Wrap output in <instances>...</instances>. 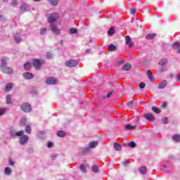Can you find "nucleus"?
<instances>
[{
	"label": "nucleus",
	"mask_w": 180,
	"mask_h": 180,
	"mask_svg": "<svg viewBox=\"0 0 180 180\" xmlns=\"http://www.w3.org/2000/svg\"><path fill=\"white\" fill-rule=\"evenodd\" d=\"M32 64L35 70H40V68H41V65L44 64V60L34 58L33 59Z\"/></svg>",
	"instance_id": "1"
},
{
	"label": "nucleus",
	"mask_w": 180,
	"mask_h": 180,
	"mask_svg": "<svg viewBox=\"0 0 180 180\" xmlns=\"http://www.w3.org/2000/svg\"><path fill=\"white\" fill-rule=\"evenodd\" d=\"M20 109L22 112L27 113L32 112V105L29 103H24L20 105Z\"/></svg>",
	"instance_id": "2"
},
{
	"label": "nucleus",
	"mask_w": 180,
	"mask_h": 180,
	"mask_svg": "<svg viewBox=\"0 0 180 180\" xmlns=\"http://www.w3.org/2000/svg\"><path fill=\"white\" fill-rule=\"evenodd\" d=\"M46 84H47V85H54L58 84V79L56 77H51L46 79Z\"/></svg>",
	"instance_id": "3"
},
{
	"label": "nucleus",
	"mask_w": 180,
	"mask_h": 180,
	"mask_svg": "<svg viewBox=\"0 0 180 180\" xmlns=\"http://www.w3.org/2000/svg\"><path fill=\"white\" fill-rule=\"evenodd\" d=\"M57 20H58V14L57 13L51 14L50 16L48 18V22L49 23H53V22H57Z\"/></svg>",
	"instance_id": "4"
},
{
	"label": "nucleus",
	"mask_w": 180,
	"mask_h": 180,
	"mask_svg": "<svg viewBox=\"0 0 180 180\" xmlns=\"http://www.w3.org/2000/svg\"><path fill=\"white\" fill-rule=\"evenodd\" d=\"M66 67L72 68V67H77L78 65V62L75 60H70L65 63Z\"/></svg>",
	"instance_id": "5"
},
{
	"label": "nucleus",
	"mask_w": 180,
	"mask_h": 180,
	"mask_svg": "<svg viewBox=\"0 0 180 180\" xmlns=\"http://www.w3.org/2000/svg\"><path fill=\"white\" fill-rule=\"evenodd\" d=\"M1 71L4 74H12L13 72V70L8 66H5V64L1 65Z\"/></svg>",
	"instance_id": "6"
},
{
	"label": "nucleus",
	"mask_w": 180,
	"mask_h": 180,
	"mask_svg": "<svg viewBox=\"0 0 180 180\" xmlns=\"http://www.w3.org/2000/svg\"><path fill=\"white\" fill-rule=\"evenodd\" d=\"M51 30L54 34H60V33H61V30L54 24L51 25Z\"/></svg>",
	"instance_id": "7"
},
{
	"label": "nucleus",
	"mask_w": 180,
	"mask_h": 180,
	"mask_svg": "<svg viewBox=\"0 0 180 180\" xmlns=\"http://www.w3.org/2000/svg\"><path fill=\"white\" fill-rule=\"evenodd\" d=\"M27 140H29V136L24 135L20 138V143L23 146L27 143Z\"/></svg>",
	"instance_id": "8"
},
{
	"label": "nucleus",
	"mask_w": 180,
	"mask_h": 180,
	"mask_svg": "<svg viewBox=\"0 0 180 180\" xmlns=\"http://www.w3.org/2000/svg\"><path fill=\"white\" fill-rule=\"evenodd\" d=\"M126 39V44L129 46L130 49L134 46V44L131 41V38H130V36H127L125 37Z\"/></svg>",
	"instance_id": "9"
},
{
	"label": "nucleus",
	"mask_w": 180,
	"mask_h": 180,
	"mask_svg": "<svg viewBox=\"0 0 180 180\" xmlns=\"http://www.w3.org/2000/svg\"><path fill=\"white\" fill-rule=\"evenodd\" d=\"M145 118L146 120H149L150 122H154L155 118L154 117V115L152 113H148L145 115Z\"/></svg>",
	"instance_id": "10"
},
{
	"label": "nucleus",
	"mask_w": 180,
	"mask_h": 180,
	"mask_svg": "<svg viewBox=\"0 0 180 180\" xmlns=\"http://www.w3.org/2000/svg\"><path fill=\"white\" fill-rule=\"evenodd\" d=\"M13 83H8L6 85V88H5V90H4V92H9L12 88H13Z\"/></svg>",
	"instance_id": "11"
},
{
	"label": "nucleus",
	"mask_w": 180,
	"mask_h": 180,
	"mask_svg": "<svg viewBox=\"0 0 180 180\" xmlns=\"http://www.w3.org/2000/svg\"><path fill=\"white\" fill-rule=\"evenodd\" d=\"M123 71H130L131 70V65L130 63H126L122 67Z\"/></svg>",
	"instance_id": "12"
},
{
	"label": "nucleus",
	"mask_w": 180,
	"mask_h": 180,
	"mask_svg": "<svg viewBox=\"0 0 180 180\" xmlns=\"http://www.w3.org/2000/svg\"><path fill=\"white\" fill-rule=\"evenodd\" d=\"M114 148L115 151H122V145L116 142L114 143Z\"/></svg>",
	"instance_id": "13"
},
{
	"label": "nucleus",
	"mask_w": 180,
	"mask_h": 180,
	"mask_svg": "<svg viewBox=\"0 0 180 180\" xmlns=\"http://www.w3.org/2000/svg\"><path fill=\"white\" fill-rule=\"evenodd\" d=\"M156 36H157V34H155V33L148 34L146 36V39L147 40H153V39H154Z\"/></svg>",
	"instance_id": "14"
},
{
	"label": "nucleus",
	"mask_w": 180,
	"mask_h": 180,
	"mask_svg": "<svg viewBox=\"0 0 180 180\" xmlns=\"http://www.w3.org/2000/svg\"><path fill=\"white\" fill-rule=\"evenodd\" d=\"M139 172L142 174V175H146L147 174V167L141 166L139 169Z\"/></svg>",
	"instance_id": "15"
},
{
	"label": "nucleus",
	"mask_w": 180,
	"mask_h": 180,
	"mask_svg": "<svg viewBox=\"0 0 180 180\" xmlns=\"http://www.w3.org/2000/svg\"><path fill=\"white\" fill-rule=\"evenodd\" d=\"M23 77L26 79H32V78H33V74L29 73V72H25L23 74Z\"/></svg>",
	"instance_id": "16"
},
{
	"label": "nucleus",
	"mask_w": 180,
	"mask_h": 180,
	"mask_svg": "<svg viewBox=\"0 0 180 180\" xmlns=\"http://www.w3.org/2000/svg\"><path fill=\"white\" fill-rule=\"evenodd\" d=\"M24 68H25V70H26L27 71H29L30 70H32V63H30V62H27V63L24 65Z\"/></svg>",
	"instance_id": "17"
},
{
	"label": "nucleus",
	"mask_w": 180,
	"mask_h": 180,
	"mask_svg": "<svg viewBox=\"0 0 180 180\" xmlns=\"http://www.w3.org/2000/svg\"><path fill=\"white\" fill-rule=\"evenodd\" d=\"M91 170L93 172H94V174H98V172H99V166L98 165H94L91 167Z\"/></svg>",
	"instance_id": "18"
},
{
	"label": "nucleus",
	"mask_w": 180,
	"mask_h": 180,
	"mask_svg": "<svg viewBox=\"0 0 180 180\" xmlns=\"http://www.w3.org/2000/svg\"><path fill=\"white\" fill-rule=\"evenodd\" d=\"M173 140L174 141H176V143H179L180 142V135L178 134H175L174 136H173Z\"/></svg>",
	"instance_id": "19"
},
{
	"label": "nucleus",
	"mask_w": 180,
	"mask_h": 180,
	"mask_svg": "<svg viewBox=\"0 0 180 180\" xmlns=\"http://www.w3.org/2000/svg\"><path fill=\"white\" fill-rule=\"evenodd\" d=\"M167 64H168V60L167 59H162L159 63V65H161L162 67L167 65Z\"/></svg>",
	"instance_id": "20"
},
{
	"label": "nucleus",
	"mask_w": 180,
	"mask_h": 180,
	"mask_svg": "<svg viewBox=\"0 0 180 180\" xmlns=\"http://www.w3.org/2000/svg\"><path fill=\"white\" fill-rule=\"evenodd\" d=\"M51 6H57V5H58V0H48Z\"/></svg>",
	"instance_id": "21"
},
{
	"label": "nucleus",
	"mask_w": 180,
	"mask_h": 180,
	"mask_svg": "<svg viewBox=\"0 0 180 180\" xmlns=\"http://www.w3.org/2000/svg\"><path fill=\"white\" fill-rule=\"evenodd\" d=\"M152 110L157 114L161 113V110L155 106L152 107Z\"/></svg>",
	"instance_id": "22"
},
{
	"label": "nucleus",
	"mask_w": 180,
	"mask_h": 180,
	"mask_svg": "<svg viewBox=\"0 0 180 180\" xmlns=\"http://www.w3.org/2000/svg\"><path fill=\"white\" fill-rule=\"evenodd\" d=\"M98 141H93L89 143V148H95L98 146Z\"/></svg>",
	"instance_id": "23"
},
{
	"label": "nucleus",
	"mask_w": 180,
	"mask_h": 180,
	"mask_svg": "<svg viewBox=\"0 0 180 180\" xmlns=\"http://www.w3.org/2000/svg\"><path fill=\"white\" fill-rule=\"evenodd\" d=\"M125 129H126L127 130H133L134 129H136V126H134V125H131V124H127L125 126Z\"/></svg>",
	"instance_id": "24"
},
{
	"label": "nucleus",
	"mask_w": 180,
	"mask_h": 180,
	"mask_svg": "<svg viewBox=\"0 0 180 180\" xmlns=\"http://www.w3.org/2000/svg\"><path fill=\"white\" fill-rule=\"evenodd\" d=\"M25 132L27 134H30V133H32V127H30V125H27L25 127Z\"/></svg>",
	"instance_id": "25"
},
{
	"label": "nucleus",
	"mask_w": 180,
	"mask_h": 180,
	"mask_svg": "<svg viewBox=\"0 0 180 180\" xmlns=\"http://www.w3.org/2000/svg\"><path fill=\"white\" fill-rule=\"evenodd\" d=\"M4 172L6 175H11L12 172V169H11V167H6Z\"/></svg>",
	"instance_id": "26"
},
{
	"label": "nucleus",
	"mask_w": 180,
	"mask_h": 180,
	"mask_svg": "<svg viewBox=\"0 0 180 180\" xmlns=\"http://www.w3.org/2000/svg\"><path fill=\"white\" fill-rule=\"evenodd\" d=\"M57 136H58V137H65V132H64V131H58Z\"/></svg>",
	"instance_id": "27"
},
{
	"label": "nucleus",
	"mask_w": 180,
	"mask_h": 180,
	"mask_svg": "<svg viewBox=\"0 0 180 180\" xmlns=\"http://www.w3.org/2000/svg\"><path fill=\"white\" fill-rule=\"evenodd\" d=\"M108 50H109V51H115L116 47L113 44H110L108 46Z\"/></svg>",
	"instance_id": "28"
},
{
	"label": "nucleus",
	"mask_w": 180,
	"mask_h": 180,
	"mask_svg": "<svg viewBox=\"0 0 180 180\" xmlns=\"http://www.w3.org/2000/svg\"><path fill=\"white\" fill-rule=\"evenodd\" d=\"M80 169L82 172H84V174H86V167H85L84 165L82 164L80 165Z\"/></svg>",
	"instance_id": "29"
},
{
	"label": "nucleus",
	"mask_w": 180,
	"mask_h": 180,
	"mask_svg": "<svg viewBox=\"0 0 180 180\" xmlns=\"http://www.w3.org/2000/svg\"><path fill=\"white\" fill-rule=\"evenodd\" d=\"M46 33H47V28L42 27L40 29V34L43 35V34H46Z\"/></svg>",
	"instance_id": "30"
},
{
	"label": "nucleus",
	"mask_w": 180,
	"mask_h": 180,
	"mask_svg": "<svg viewBox=\"0 0 180 180\" xmlns=\"http://www.w3.org/2000/svg\"><path fill=\"white\" fill-rule=\"evenodd\" d=\"M89 151V149L88 148H84L82 149V154L83 155H85L86 153H88Z\"/></svg>",
	"instance_id": "31"
},
{
	"label": "nucleus",
	"mask_w": 180,
	"mask_h": 180,
	"mask_svg": "<svg viewBox=\"0 0 180 180\" xmlns=\"http://www.w3.org/2000/svg\"><path fill=\"white\" fill-rule=\"evenodd\" d=\"M113 34H115V29L114 28H110L108 30V36H112Z\"/></svg>",
	"instance_id": "32"
},
{
	"label": "nucleus",
	"mask_w": 180,
	"mask_h": 180,
	"mask_svg": "<svg viewBox=\"0 0 180 180\" xmlns=\"http://www.w3.org/2000/svg\"><path fill=\"white\" fill-rule=\"evenodd\" d=\"M147 75H148L149 79H153V78L154 77L153 76V72H151V71H150V70L147 71Z\"/></svg>",
	"instance_id": "33"
},
{
	"label": "nucleus",
	"mask_w": 180,
	"mask_h": 180,
	"mask_svg": "<svg viewBox=\"0 0 180 180\" xmlns=\"http://www.w3.org/2000/svg\"><path fill=\"white\" fill-rule=\"evenodd\" d=\"M20 11H23V12H26L27 7L26 6V4H22L20 7Z\"/></svg>",
	"instance_id": "34"
},
{
	"label": "nucleus",
	"mask_w": 180,
	"mask_h": 180,
	"mask_svg": "<svg viewBox=\"0 0 180 180\" xmlns=\"http://www.w3.org/2000/svg\"><path fill=\"white\" fill-rule=\"evenodd\" d=\"M70 33L71 34H75V33H78V30H77V29H75V28H71L70 30Z\"/></svg>",
	"instance_id": "35"
},
{
	"label": "nucleus",
	"mask_w": 180,
	"mask_h": 180,
	"mask_svg": "<svg viewBox=\"0 0 180 180\" xmlns=\"http://www.w3.org/2000/svg\"><path fill=\"white\" fill-rule=\"evenodd\" d=\"M20 126H26V120L25 118H22L20 122Z\"/></svg>",
	"instance_id": "36"
},
{
	"label": "nucleus",
	"mask_w": 180,
	"mask_h": 180,
	"mask_svg": "<svg viewBox=\"0 0 180 180\" xmlns=\"http://www.w3.org/2000/svg\"><path fill=\"white\" fill-rule=\"evenodd\" d=\"M11 101H12V98L11 97V96L8 95L6 96V103L8 105L11 104Z\"/></svg>",
	"instance_id": "37"
},
{
	"label": "nucleus",
	"mask_w": 180,
	"mask_h": 180,
	"mask_svg": "<svg viewBox=\"0 0 180 180\" xmlns=\"http://www.w3.org/2000/svg\"><path fill=\"white\" fill-rule=\"evenodd\" d=\"M22 136H23V131H17L15 134V137H22Z\"/></svg>",
	"instance_id": "38"
},
{
	"label": "nucleus",
	"mask_w": 180,
	"mask_h": 180,
	"mask_svg": "<svg viewBox=\"0 0 180 180\" xmlns=\"http://www.w3.org/2000/svg\"><path fill=\"white\" fill-rule=\"evenodd\" d=\"M129 147H131V148H134L136 147V143L131 141L129 143Z\"/></svg>",
	"instance_id": "39"
},
{
	"label": "nucleus",
	"mask_w": 180,
	"mask_h": 180,
	"mask_svg": "<svg viewBox=\"0 0 180 180\" xmlns=\"http://www.w3.org/2000/svg\"><path fill=\"white\" fill-rule=\"evenodd\" d=\"M162 123H163V124H168V117H164L162 119Z\"/></svg>",
	"instance_id": "40"
},
{
	"label": "nucleus",
	"mask_w": 180,
	"mask_h": 180,
	"mask_svg": "<svg viewBox=\"0 0 180 180\" xmlns=\"http://www.w3.org/2000/svg\"><path fill=\"white\" fill-rule=\"evenodd\" d=\"M139 88L141 89H144L146 88V83L142 82L139 84Z\"/></svg>",
	"instance_id": "41"
},
{
	"label": "nucleus",
	"mask_w": 180,
	"mask_h": 180,
	"mask_svg": "<svg viewBox=\"0 0 180 180\" xmlns=\"http://www.w3.org/2000/svg\"><path fill=\"white\" fill-rule=\"evenodd\" d=\"M15 41H16V43H20L22 41V38H20L19 37H15Z\"/></svg>",
	"instance_id": "42"
},
{
	"label": "nucleus",
	"mask_w": 180,
	"mask_h": 180,
	"mask_svg": "<svg viewBox=\"0 0 180 180\" xmlns=\"http://www.w3.org/2000/svg\"><path fill=\"white\" fill-rule=\"evenodd\" d=\"M16 5H18V0H12L11 6H16Z\"/></svg>",
	"instance_id": "43"
},
{
	"label": "nucleus",
	"mask_w": 180,
	"mask_h": 180,
	"mask_svg": "<svg viewBox=\"0 0 180 180\" xmlns=\"http://www.w3.org/2000/svg\"><path fill=\"white\" fill-rule=\"evenodd\" d=\"M16 131H15V130H12L11 131V136H12V137H16Z\"/></svg>",
	"instance_id": "44"
},
{
	"label": "nucleus",
	"mask_w": 180,
	"mask_h": 180,
	"mask_svg": "<svg viewBox=\"0 0 180 180\" xmlns=\"http://www.w3.org/2000/svg\"><path fill=\"white\" fill-rule=\"evenodd\" d=\"M130 13L131 15H135L136 14V8H130Z\"/></svg>",
	"instance_id": "45"
},
{
	"label": "nucleus",
	"mask_w": 180,
	"mask_h": 180,
	"mask_svg": "<svg viewBox=\"0 0 180 180\" xmlns=\"http://www.w3.org/2000/svg\"><path fill=\"white\" fill-rule=\"evenodd\" d=\"M160 108H162V109H166V108H167V103H166V102L162 103L160 105Z\"/></svg>",
	"instance_id": "46"
},
{
	"label": "nucleus",
	"mask_w": 180,
	"mask_h": 180,
	"mask_svg": "<svg viewBox=\"0 0 180 180\" xmlns=\"http://www.w3.org/2000/svg\"><path fill=\"white\" fill-rule=\"evenodd\" d=\"M164 88H165V86L162 83L159 84L158 85L159 89H164Z\"/></svg>",
	"instance_id": "47"
},
{
	"label": "nucleus",
	"mask_w": 180,
	"mask_h": 180,
	"mask_svg": "<svg viewBox=\"0 0 180 180\" xmlns=\"http://www.w3.org/2000/svg\"><path fill=\"white\" fill-rule=\"evenodd\" d=\"M173 47H175V49H179V42H176L173 44Z\"/></svg>",
	"instance_id": "48"
},
{
	"label": "nucleus",
	"mask_w": 180,
	"mask_h": 180,
	"mask_svg": "<svg viewBox=\"0 0 180 180\" xmlns=\"http://www.w3.org/2000/svg\"><path fill=\"white\" fill-rule=\"evenodd\" d=\"M127 106H129V108H132L133 107V101H130L127 103Z\"/></svg>",
	"instance_id": "49"
},
{
	"label": "nucleus",
	"mask_w": 180,
	"mask_h": 180,
	"mask_svg": "<svg viewBox=\"0 0 180 180\" xmlns=\"http://www.w3.org/2000/svg\"><path fill=\"white\" fill-rule=\"evenodd\" d=\"M5 113V108L0 109V116Z\"/></svg>",
	"instance_id": "50"
},
{
	"label": "nucleus",
	"mask_w": 180,
	"mask_h": 180,
	"mask_svg": "<svg viewBox=\"0 0 180 180\" xmlns=\"http://www.w3.org/2000/svg\"><path fill=\"white\" fill-rule=\"evenodd\" d=\"M52 146H53V143L52 142H49L48 143V148H51Z\"/></svg>",
	"instance_id": "51"
},
{
	"label": "nucleus",
	"mask_w": 180,
	"mask_h": 180,
	"mask_svg": "<svg viewBox=\"0 0 180 180\" xmlns=\"http://www.w3.org/2000/svg\"><path fill=\"white\" fill-rule=\"evenodd\" d=\"M112 91L109 92V93L107 94L106 98H110V96H112Z\"/></svg>",
	"instance_id": "52"
},
{
	"label": "nucleus",
	"mask_w": 180,
	"mask_h": 180,
	"mask_svg": "<svg viewBox=\"0 0 180 180\" xmlns=\"http://www.w3.org/2000/svg\"><path fill=\"white\" fill-rule=\"evenodd\" d=\"M51 56H52V55H51V52H47V53H46V57H48V58H49V57H51Z\"/></svg>",
	"instance_id": "53"
},
{
	"label": "nucleus",
	"mask_w": 180,
	"mask_h": 180,
	"mask_svg": "<svg viewBox=\"0 0 180 180\" xmlns=\"http://www.w3.org/2000/svg\"><path fill=\"white\" fill-rule=\"evenodd\" d=\"M162 84H163L164 86H167V80H164V81L162 82Z\"/></svg>",
	"instance_id": "54"
},
{
	"label": "nucleus",
	"mask_w": 180,
	"mask_h": 180,
	"mask_svg": "<svg viewBox=\"0 0 180 180\" xmlns=\"http://www.w3.org/2000/svg\"><path fill=\"white\" fill-rule=\"evenodd\" d=\"M10 165H12V166L15 165V162L12 160H10Z\"/></svg>",
	"instance_id": "55"
},
{
	"label": "nucleus",
	"mask_w": 180,
	"mask_h": 180,
	"mask_svg": "<svg viewBox=\"0 0 180 180\" xmlns=\"http://www.w3.org/2000/svg\"><path fill=\"white\" fill-rule=\"evenodd\" d=\"M176 81H180V75L176 77Z\"/></svg>",
	"instance_id": "56"
},
{
	"label": "nucleus",
	"mask_w": 180,
	"mask_h": 180,
	"mask_svg": "<svg viewBox=\"0 0 180 180\" xmlns=\"http://www.w3.org/2000/svg\"><path fill=\"white\" fill-rule=\"evenodd\" d=\"M124 165H127V164H129V162L128 161H125L123 162Z\"/></svg>",
	"instance_id": "57"
},
{
	"label": "nucleus",
	"mask_w": 180,
	"mask_h": 180,
	"mask_svg": "<svg viewBox=\"0 0 180 180\" xmlns=\"http://www.w3.org/2000/svg\"><path fill=\"white\" fill-rule=\"evenodd\" d=\"M34 1V2H40V1H41V0H33Z\"/></svg>",
	"instance_id": "58"
},
{
	"label": "nucleus",
	"mask_w": 180,
	"mask_h": 180,
	"mask_svg": "<svg viewBox=\"0 0 180 180\" xmlns=\"http://www.w3.org/2000/svg\"><path fill=\"white\" fill-rule=\"evenodd\" d=\"M89 51H91V49H87V50L86 51V53H89Z\"/></svg>",
	"instance_id": "59"
},
{
	"label": "nucleus",
	"mask_w": 180,
	"mask_h": 180,
	"mask_svg": "<svg viewBox=\"0 0 180 180\" xmlns=\"http://www.w3.org/2000/svg\"><path fill=\"white\" fill-rule=\"evenodd\" d=\"M177 53H180V48L177 50Z\"/></svg>",
	"instance_id": "60"
}]
</instances>
